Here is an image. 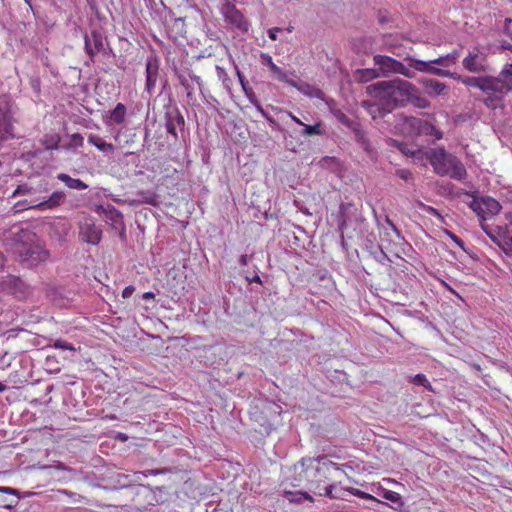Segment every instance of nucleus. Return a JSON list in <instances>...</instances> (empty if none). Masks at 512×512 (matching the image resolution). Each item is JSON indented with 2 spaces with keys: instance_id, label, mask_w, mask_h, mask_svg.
Returning <instances> with one entry per match:
<instances>
[{
  "instance_id": "17",
  "label": "nucleus",
  "mask_w": 512,
  "mask_h": 512,
  "mask_svg": "<svg viewBox=\"0 0 512 512\" xmlns=\"http://www.w3.org/2000/svg\"><path fill=\"white\" fill-rule=\"evenodd\" d=\"M160 62L156 56H150L146 61V83L145 90L149 95H152L156 87L158 75H159Z\"/></svg>"
},
{
  "instance_id": "12",
  "label": "nucleus",
  "mask_w": 512,
  "mask_h": 512,
  "mask_svg": "<svg viewBox=\"0 0 512 512\" xmlns=\"http://www.w3.org/2000/svg\"><path fill=\"white\" fill-rule=\"evenodd\" d=\"M470 208L482 219L494 216L499 213L501 209L500 203L492 197H482L480 199H473L470 203Z\"/></svg>"
},
{
  "instance_id": "22",
  "label": "nucleus",
  "mask_w": 512,
  "mask_h": 512,
  "mask_svg": "<svg viewBox=\"0 0 512 512\" xmlns=\"http://www.w3.org/2000/svg\"><path fill=\"white\" fill-rule=\"evenodd\" d=\"M422 84L425 92L431 97L442 95L447 90L445 83L435 79H425L422 81Z\"/></svg>"
},
{
  "instance_id": "51",
  "label": "nucleus",
  "mask_w": 512,
  "mask_h": 512,
  "mask_svg": "<svg viewBox=\"0 0 512 512\" xmlns=\"http://www.w3.org/2000/svg\"><path fill=\"white\" fill-rule=\"evenodd\" d=\"M396 175L405 181L412 178V173L408 169H398L396 170Z\"/></svg>"
},
{
  "instance_id": "2",
  "label": "nucleus",
  "mask_w": 512,
  "mask_h": 512,
  "mask_svg": "<svg viewBox=\"0 0 512 512\" xmlns=\"http://www.w3.org/2000/svg\"><path fill=\"white\" fill-rule=\"evenodd\" d=\"M350 467L348 464L339 465L327 459L326 456L317 458H303L299 463L301 471L299 475L307 481L309 489L314 493L320 489L322 484L333 478V473H344V468ZM298 469V466H296Z\"/></svg>"
},
{
  "instance_id": "20",
  "label": "nucleus",
  "mask_w": 512,
  "mask_h": 512,
  "mask_svg": "<svg viewBox=\"0 0 512 512\" xmlns=\"http://www.w3.org/2000/svg\"><path fill=\"white\" fill-rule=\"evenodd\" d=\"M179 83L181 86L184 87L186 90L187 96L190 97L194 93V86L193 83H196L199 89L202 88L203 81L200 76H197L191 72H189L187 75L180 74L178 76Z\"/></svg>"
},
{
  "instance_id": "43",
  "label": "nucleus",
  "mask_w": 512,
  "mask_h": 512,
  "mask_svg": "<svg viewBox=\"0 0 512 512\" xmlns=\"http://www.w3.org/2000/svg\"><path fill=\"white\" fill-rule=\"evenodd\" d=\"M288 494L294 496L289 499L291 502H301L303 499L312 500V497L305 492H297L295 495L291 492Z\"/></svg>"
},
{
  "instance_id": "63",
  "label": "nucleus",
  "mask_w": 512,
  "mask_h": 512,
  "mask_svg": "<svg viewBox=\"0 0 512 512\" xmlns=\"http://www.w3.org/2000/svg\"><path fill=\"white\" fill-rule=\"evenodd\" d=\"M289 116L295 123L303 126L304 123L298 117L294 116L292 113H289Z\"/></svg>"
},
{
  "instance_id": "30",
  "label": "nucleus",
  "mask_w": 512,
  "mask_h": 512,
  "mask_svg": "<svg viewBox=\"0 0 512 512\" xmlns=\"http://www.w3.org/2000/svg\"><path fill=\"white\" fill-rule=\"evenodd\" d=\"M126 117V107L122 103H118L110 113V119L116 124H122Z\"/></svg>"
},
{
  "instance_id": "8",
  "label": "nucleus",
  "mask_w": 512,
  "mask_h": 512,
  "mask_svg": "<svg viewBox=\"0 0 512 512\" xmlns=\"http://www.w3.org/2000/svg\"><path fill=\"white\" fill-rule=\"evenodd\" d=\"M364 224L363 216L358 212V209L352 204L340 205V216L338 228L342 235L348 233L349 230H361Z\"/></svg>"
},
{
  "instance_id": "1",
  "label": "nucleus",
  "mask_w": 512,
  "mask_h": 512,
  "mask_svg": "<svg viewBox=\"0 0 512 512\" xmlns=\"http://www.w3.org/2000/svg\"><path fill=\"white\" fill-rule=\"evenodd\" d=\"M415 90L412 83L402 79L378 81L366 87V93L385 105L386 111L410 101Z\"/></svg>"
},
{
  "instance_id": "60",
  "label": "nucleus",
  "mask_w": 512,
  "mask_h": 512,
  "mask_svg": "<svg viewBox=\"0 0 512 512\" xmlns=\"http://www.w3.org/2000/svg\"><path fill=\"white\" fill-rule=\"evenodd\" d=\"M262 59L264 60L265 64L270 67L271 63H274L271 56L262 54Z\"/></svg>"
},
{
  "instance_id": "3",
  "label": "nucleus",
  "mask_w": 512,
  "mask_h": 512,
  "mask_svg": "<svg viewBox=\"0 0 512 512\" xmlns=\"http://www.w3.org/2000/svg\"><path fill=\"white\" fill-rule=\"evenodd\" d=\"M415 160L425 157L434 169V172L440 176H449L455 180H463L467 176V171L461 160L450 153H447L444 147L431 148L427 151L412 152Z\"/></svg>"
},
{
  "instance_id": "26",
  "label": "nucleus",
  "mask_w": 512,
  "mask_h": 512,
  "mask_svg": "<svg viewBox=\"0 0 512 512\" xmlns=\"http://www.w3.org/2000/svg\"><path fill=\"white\" fill-rule=\"evenodd\" d=\"M302 94L310 97V98H318V99H324V93L321 89L310 85L308 83H303L301 85H298L296 83L295 86Z\"/></svg>"
},
{
  "instance_id": "55",
  "label": "nucleus",
  "mask_w": 512,
  "mask_h": 512,
  "mask_svg": "<svg viewBox=\"0 0 512 512\" xmlns=\"http://www.w3.org/2000/svg\"><path fill=\"white\" fill-rule=\"evenodd\" d=\"M281 31V28H278V27H274V28H271L269 31H268V36L270 39L272 40H276L277 39V34Z\"/></svg>"
},
{
  "instance_id": "62",
  "label": "nucleus",
  "mask_w": 512,
  "mask_h": 512,
  "mask_svg": "<svg viewBox=\"0 0 512 512\" xmlns=\"http://www.w3.org/2000/svg\"><path fill=\"white\" fill-rule=\"evenodd\" d=\"M155 297L153 292H145L142 296L144 300L153 299Z\"/></svg>"
},
{
  "instance_id": "57",
  "label": "nucleus",
  "mask_w": 512,
  "mask_h": 512,
  "mask_svg": "<svg viewBox=\"0 0 512 512\" xmlns=\"http://www.w3.org/2000/svg\"><path fill=\"white\" fill-rule=\"evenodd\" d=\"M44 468H55V469L63 470V471H72V469L67 468L63 463H60V462H58L54 466H45Z\"/></svg>"
},
{
  "instance_id": "47",
  "label": "nucleus",
  "mask_w": 512,
  "mask_h": 512,
  "mask_svg": "<svg viewBox=\"0 0 512 512\" xmlns=\"http://www.w3.org/2000/svg\"><path fill=\"white\" fill-rule=\"evenodd\" d=\"M335 488V485L334 484H330L326 487L323 488V491L324 492H321V488L320 489H317L319 495H325L329 498H335L336 496L333 494V489Z\"/></svg>"
},
{
  "instance_id": "33",
  "label": "nucleus",
  "mask_w": 512,
  "mask_h": 512,
  "mask_svg": "<svg viewBox=\"0 0 512 512\" xmlns=\"http://www.w3.org/2000/svg\"><path fill=\"white\" fill-rule=\"evenodd\" d=\"M338 122H340L342 125L351 128L355 122L350 119L343 111H341L339 108H333V114H332Z\"/></svg>"
},
{
  "instance_id": "37",
  "label": "nucleus",
  "mask_w": 512,
  "mask_h": 512,
  "mask_svg": "<svg viewBox=\"0 0 512 512\" xmlns=\"http://www.w3.org/2000/svg\"><path fill=\"white\" fill-rule=\"evenodd\" d=\"M347 491L352 494L353 496H357L361 499H365V500H372V501H378L374 496H372L371 494L369 493H366L364 491H361L357 488H353V487H350V488H347Z\"/></svg>"
},
{
  "instance_id": "49",
  "label": "nucleus",
  "mask_w": 512,
  "mask_h": 512,
  "mask_svg": "<svg viewBox=\"0 0 512 512\" xmlns=\"http://www.w3.org/2000/svg\"><path fill=\"white\" fill-rule=\"evenodd\" d=\"M168 472V469H148V470H145L143 472H141V474H143L144 476H156V475H160V474H165Z\"/></svg>"
},
{
  "instance_id": "19",
  "label": "nucleus",
  "mask_w": 512,
  "mask_h": 512,
  "mask_svg": "<svg viewBox=\"0 0 512 512\" xmlns=\"http://www.w3.org/2000/svg\"><path fill=\"white\" fill-rule=\"evenodd\" d=\"M408 123L419 135L433 136L437 140L443 137V133L427 120L411 117L408 119Z\"/></svg>"
},
{
  "instance_id": "4",
  "label": "nucleus",
  "mask_w": 512,
  "mask_h": 512,
  "mask_svg": "<svg viewBox=\"0 0 512 512\" xmlns=\"http://www.w3.org/2000/svg\"><path fill=\"white\" fill-rule=\"evenodd\" d=\"M459 56V51L454 50L451 53H448L444 56H440L429 61L419 60L410 56L405 57L404 61L407 62L410 67H413V69L418 72L440 76V74L435 71H448L447 69H444V67H450L455 65L459 59Z\"/></svg>"
},
{
  "instance_id": "39",
  "label": "nucleus",
  "mask_w": 512,
  "mask_h": 512,
  "mask_svg": "<svg viewBox=\"0 0 512 512\" xmlns=\"http://www.w3.org/2000/svg\"><path fill=\"white\" fill-rule=\"evenodd\" d=\"M52 347H54L56 349H63V350H70V351L75 350V348L72 344H70L62 339L55 340L54 343L52 344Z\"/></svg>"
},
{
  "instance_id": "50",
  "label": "nucleus",
  "mask_w": 512,
  "mask_h": 512,
  "mask_svg": "<svg viewBox=\"0 0 512 512\" xmlns=\"http://www.w3.org/2000/svg\"><path fill=\"white\" fill-rule=\"evenodd\" d=\"M385 221L388 224V226L392 229V231L395 233L396 237L398 239L403 240L404 237L402 236L401 231L395 226V224L392 222V220L389 217H386Z\"/></svg>"
},
{
  "instance_id": "45",
  "label": "nucleus",
  "mask_w": 512,
  "mask_h": 512,
  "mask_svg": "<svg viewBox=\"0 0 512 512\" xmlns=\"http://www.w3.org/2000/svg\"><path fill=\"white\" fill-rule=\"evenodd\" d=\"M251 104H253L256 108V110L266 119L270 120V117L268 115V113L263 109L262 105L260 104V102L258 101L257 97L255 96L254 97V100L253 101H250Z\"/></svg>"
},
{
  "instance_id": "24",
  "label": "nucleus",
  "mask_w": 512,
  "mask_h": 512,
  "mask_svg": "<svg viewBox=\"0 0 512 512\" xmlns=\"http://www.w3.org/2000/svg\"><path fill=\"white\" fill-rule=\"evenodd\" d=\"M57 179L63 182L68 188L74 190H86L88 185L80 179L72 178L68 174L60 173L57 175Z\"/></svg>"
},
{
  "instance_id": "46",
  "label": "nucleus",
  "mask_w": 512,
  "mask_h": 512,
  "mask_svg": "<svg viewBox=\"0 0 512 512\" xmlns=\"http://www.w3.org/2000/svg\"><path fill=\"white\" fill-rule=\"evenodd\" d=\"M511 24H512V18L510 17H507L504 21V27H503V33L509 37L510 39H512V27H511Z\"/></svg>"
},
{
  "instance_id": "35",
  "label": "nucleus",
  "mask_w": 512,
  "mask_h": 512,
  "mask_svg": "<svg viewBox=\"0 0 512 512\" xmlns=\"http://www.w3.org/2000/svg\"><path fill=\"white\" fill-rule=\"evenodd\" d=\"M410 381L415 385L423 386L427 390L432 391V386L424 374H416L410 377Z\"/></svg>"
},
{
  "instance_id": "61",
  "label": "nucleus",
  "mask_w": 512,
  "mask_h": 512,
  "mask_svg": "<svg viewBox=\"0 0 512 512\" xmlns=\"http://www.w3.org/2000/svg\"><path fill=\"white\" fill-rule=\"evenodd\" d=\"M246 279H247L249 282H257V283H259V284H261V283H262L261 278H260V276H258V275H255V276H253V277H251V278H250V277H246Z\"/></svg>"
},
{
  "instance_id": "9",
  "label": "nucleus",
  "mask_w": 512,
  "mask_h": 512,
  "mask_svg": "<svg viewBox=\"0 0 512 512\" xmlns=\"http://www.w3.org/2000/svg\"><path fill=\"white\" fill-rule=\"evenodd\" d=\"M16 252L19 256L20 262L29 268L45 261L48 257V252L37 243H24L18 245Z\"/></svg>"
},
{
  "instance_id": "15",
  "label": "nucleus",
  "mask_w": 512,
  "mask_h": 512,
  "mask_svg": "<svg viewBox=\"0 0 512 512\" xmlns=\"http://www.w3.org/2000/svg\"><path fill=\"white\" fill-rule=\"evenodd\" d=\"M464 69L471 73H481L486 71V56L477 49L469 51L468 55L462 60Z\"/></svg>"
},
{
  "instance_id": "53",
  "label": "nucleus",
  "mask_w": 512,
  "mask_h": 512,
  "mask_svg": "<svg viewBox=\"0 0 512 512\" xmlns=\"http://www.w3.org/2000/svg\"><path fill=\"white\" fill-rule=\"evenodd\" d=\"M0 493L9 494V495H17L18 490L11 487H0Z\"/></svg>"
},
{
  "instance_id": "31",
  "label": "nucleus",
  "mask_w": 512,
  "mask_h": 512,
  "mask_svg": "<svg viewBox=\"0 0 512 512\" xmlns=\"http://www.w3.org/2000/svg\"><path fill=\"white\" fill-rule=\"evenodd\" d=\"M138 199L136 200L139 204H149L152 206L157 205V195L151 190L140 191L137 194Z\"/></svg>"
},
{
  "instance_id": "54",
  "label": "nucleus",
  "mask_w": 512,
  "mask_h": 512,
  "mask_svg": "<svg viewBox=\"0 0 512 512\" xmlns=\"http://www.w3.org/2000/svg\"><path fill=\"white\" fill-rule=\"evenodd\" d=\"M323 100L326 102L330 113L333 114V108H337L335 100L332 98H325V97Z\"/></svg>"
},
{
  "instance_id": "14",
  "label": "nucleus",
  "mask_w": 512,
  "mask_h": 512,
  "mask_svg": "<svg viewBox=\"0 0 512 512\" xmlns=\"http://www.w3.org/2000/svg\"><path fill=\"white\" fill-rule=\"evenodd\" d=\"M165 127L167 132L175 139L178 138L177 129L181 131L185 126V119L178 107H167L165 111Z\"/></svg>"
},
{
  "instance_id": "27",
  "label": "nucleus",
  "mask_w": 512,
  "mask_h": 512,
  "mask_svg": "<svg viewBox=\"0 0 512 512\" xmlns=\"http://www.w3.org/2000/svg\"><path fill=\"white\" fill-rule=\"evenodd\" d=\"M351 129L354 132L356 141L361 144V146L364 148L365 151L370 152L371 151L370 143L367 139L366 133L361 129L360 125L355 122V124L351 127Z\"/></svg>"
},
{
  "instance_id": "44",
  "label": "nucleus",
  "mask_w": 512,
  "mask_h": 512,
  "mask_svg": "<svg viewBox=\"0 0 512 512\" xmlns=\"http://www.w3.org/2000/svg\"><path fill=\"white\" fill-rule=\"evenodd\" d=\"M109 219L115 224L122 223V214L115 208H112L109 211Z\"/></svg>"
},
{
  "instance_id": "42",
  "label": "nucleus",
  "mask_w": 512,
  "mask_h": 512,
  "mask_svg": "<svg viewBox=\"0 0 512 512\" xmlns=\"http://www.w3.org/2000/svg\"><path fill=\"white\" fill-rule=\"evenodd\" d=\"M84 143V138L79 133H74L70 136V145L73 147H82Z\"/></svg>"
},
{
  "instance_id": "25",
  "label": "nucleus",
  "mask_w": 512,
  "mask_h": 512,
  "mask_svg": "<svg viewBox=\"0 0 512 512\" xmlns=\"http://www.w3.org/2000/svg\"><path fill=\"white\" fill-rule=\"evenodd\" d=\"M231 62L234 66L236 75L238 77L239 83L241 85V88H242L245 96L248 98L249 101H253L254 97L256 96L254 91L252 90L251 87H249L248 82L245 79V76L241 73V71L239 70L238 66L235 64L233 59H231Z\"/></svg>"
},
{
  "instance_id": "18",
  "label": "nucleus",
  "mask_w": 512,
  "mask_h": 512,
  "mask_svg": "<svg viewBox=\"0 0 512 512\" xmlns=\"http://www.w3.org/2000/svg\"><path fill=\"white\" fill-rule=\"evenodd\" d=\"M79 235L82 241L97 245L101 241L102 230L92 221H84L80 225Z\"/></svg>"
},
{
  "instance_id": "10",
  "label": "nucleus",
  "mask_w": 512,
  "mask_h": 512,
  "mask_svg": "<svg viewBox=\"0 0 512 512\" xmlns=\"http://www.w3.org/2000/svg\"><path fill=\"white\" fill-rule=\"evenodd\" d=\"M14 114L8 100L0 101V144L14 138Z\"/></svg>"
},
{
  "instance_id": "52",
  "label": "nucleus",
  "mask_w": 512,
  "mask_h": 512,
  "mask_svg": "<svg viewBox=\"0 0 512 512\" xmlns=\"http://www.w3.org/2000/svg\"><path fill=\"white\" fill-rule=\"evenodd\" d=\"M135 291V287L132 286V285H129L127 287H125L122 291V297L123 298H130L132 296V294L134 293Z\"/></svg>"
},
{
  "instance_id": "16",
  "label": "nucleus",
  "mask_w": 512,
  "mask_h": 512,
  "mask_svg": "<svg viewBox=\"0 0 512 512\" xmlns=\"http://www.w3.org/2000/svg\"><path fill=\"white\" fill-rule=\"evenodd\" d=\"M26 288L25 283L14 275H7L0 280V291L17 297L24 296Z\"/></svg>"
},
{
  "instance_id": "34",
  "label": "nucleus",
  "mask_w": 512,
  "mask_h": 512,
  "mask_svg": "<svg viewBox=\"0 0 512 512\" xmlns=\"http://www.w3.org/2000/svg\"><path fill=\"white\" fill-rule=\"evenodd\" d=\"M34 191H35V189L28 183H21L13 191V193L11 194L10 197L14 198L16 196L29 195V194H32Z\"/></svg>"
},
{
  "instance_id": "11",
  "label": "nucleus",
  "mask_w": 512,
  "mask_h": 512,
  "mask_svg": "<svg viewBox=\"0 0 512 512\" xmlns=\"http://www.w3.org/2000/svg\"><path fill=\"white\" fill-rule=\"evenodd\" d=\"M66 199L64 191H54L48 199L43 200L36 204L27 205V201H19L13 206L15 213H18L25 209H36V210H51L60 206Z\"/></svg>"
},
{
  "instance_id": "29",
  "label": "nucleus",
  "mask_w": 512,
  "mask_h": 512,
  "mask_svg": "<svg viewBox=\"0 0 512 512\" xmlns=\"http://www.w3.org/2000/svg\"><path fill=\"white\" fill-rule=\"evenodd\" d=\"M358 80L360 82H369L377 77H379L380 73L378 68H367V69H358L356 71Z\"/></svg>"
},
{
  "instance_id": "38",
  "label": "nucleus",
  "mask_w": 512,
  "mask_h": 512,
  "mask_svg": "<svg viewBox=\"0 0 512 512\" xmlns=\"http://www.w3.org/2000/svg\"><path fill=\"white\" fill-rule=\"evenodd\" d=\"M279 81L286 82L291 86H296V82L293 80H289L287 78L286 72H284L280 67L273 73Z\"/></svg>"
},
{
  "instance_id": "21",
  "label": "nucleus",
  "mask_w": 512,
  "mask_h": 512,
  "mask_svg": "<svg viewBox=\"0 0 512 512\" xmlns=\"http://www.w3.org/2000/svg\"><path fill=\"white\" fill-rule=\"evenodd\" d=\"M362 107L368 112L369 115L373 119L382 118L384 115L390 113L391 111H386L385 105H383L379 100L373 98V100H366L362 102Z\"/></svg>"
},
{
  "instance_id": "13",
  "label": "nucleus",
  "mask_w": 512,
  "mask_h": 512,
  "mask_svg": "<svg viewBox=\"0 0 512 512\" xmlns=\"http://www.w3.org/2000/svg\"><path fill=\"white\" fill-rule=\"evenodd\" d=\"M85 51L93 61L97 53L106 54L107 39L100 32L93 30L89 35L84 37Z\"/></svg>"
},
{
  "instance_id": "32",
  "label": "nucleus",
  "mask_w": 512,
  "mask_h": 512,
  "mask_svg": "<svg viewBox=\"0 0 512 512\" xmlns=\"http://www.w3.org/2000/svg\"><path fill=\"white\" fill-rule=\"evenodd\" d=\"M215 69H216L217 77H218L219 81L222 82L223 87L226 90L230 91L231 88H232V85H233V81L228 76V73H227L226 69L224 67H222V66H219V65H216Z\"/></svg>"
},
{
  "instance_id": "48",
  "label": "nucleus",
  "mask_w": 512,
  "mask_h": 512,
  "mask_svg": "<svg viewBox=\"0 0 512 512\" xmlns=\"http://www.w3.org/2000/svg\"><path fill=\"white\" fill-rule=\"evenodd\" d=\"M421 206H422L423 210L425 212H427L428 214H430L434 217H437L438 219H442L440 212L436 208H434L432 206L425 205V204H421Z\"/></svg>"
},
{
  "instance_id": "7",
  "label": "nucleus",
  "mask_w": 512,
  "mask_h": 512,
  "mask_svg": "<svg viewBox=\"0 0 512 512\" xmlns=\"http://www.w3.org/2000/svg\"><path fill=\"white\" fill-rule=\"evenodd\" d=\"M373 61L379 73L381 72L383 76L390 74H401L407 78H413L415 76L416 70L410 67L407 62L404 64L390 56L381 54L375 55Z\"/></svg>"
},
{
  "instance_id": "56",
  "label": "nucleus",
  "mask_w": 512,
  "mask_h": 512,
  "mask_svg": "<svg viewBox=\"0 0 512 512\" xmlns=\"http://www.w3.org/2000/svg\"><path fill=\"white\" fill-rule=\"evenodd\" d=\"M450 238L462 249H464V242L456 235L449 233Z\"/></svg>"
},
{
  "instance_id": "58",
  "label": "nucleus",
  "mask_w": 512,
  "mask_h": 512,
  "mask_svg": "<svg viewBox=\"0 0 512 512\" xmlns=\"http://www.w3.org/2000/svg\"><path fill=\"white\" fill-rule=\"evenodd\" d=\"M250 256L247 254H244L240 257L239 262L242 266H246L249 262Z\"/></svg>"
},
{
  "instance_id": "64",
  "label": "nucleus",
  "mask_w": 512,
  "mask_h": 512,
  "mask_svg": "<svg viewBox=\"0 0 512 512\" xmlns=\"http://www.w3.org/2000/svg\"><path fill=\"white\" fill-rule=\"evenodd\" d=\"M501 48L503 50H510V51H512V44H510L508 42H503L502 45H501Z\"/></svg>"
},
{
  "instance_id": "28",
  "label": "nucleus",
  "mask_w": 512,
  "mask_h": 512,
  "mask_svg": "<svg viewBox=\"0 0 512 512\" xmlns=\"http://www.w3.org/2000/svg\"><path fill=\"white\" fill-rule=\"evenodd\" d=\"M88 142L105 153L112 152L114 150V146L111 143L105 142L102 138L94 134H90L88 136Z\"/></svg>"
},
{
  "instance_id": "40",
  "label": "nucleus",
  "mask_w": 512,
  "mask_h": 512,
  "mask_svg": "<svg viewBox=\"0 0 512 512\" xmlns=\"http://www.w3.org/2000/svg\"><path fill=\"white\" fill-rule=\"evenodd\" d=\"M382 496L385 499H387V500H389L391 502H394V503H397V502H399L401 500V496L398 493H396L394 491H390V490L383 489Z\"/></svg>"
},
{
  "instance_id": "41",
  "label": "nucleus",
  "mask_w": 512,
  "mask_h": 512,
  "mask_svg": "<svg viewBox=\"0 0 512 512\" xmlns=\"http://www.w3.org/2000/svg\"><path fill=\"white\" fill-rule=\"evenodd\" d=\"M412 103L414 106L418 108H428L430 106V102L424 97H411Z\"/></svg>"
},
{
  "instance_id": "5",
  "label": "nucleus",
  "mask_w": 512,
  "mask_h": 512,
  "mask_svg": "<svg viewBox=\"0 0 512 512\" xmlns=\"http://www.w3.org/2000/svg\"><path fill=\"white\" fill-rule=\"evenodd\" d=\"M497 90L493 91V96L483 97L482 101L489 109H497L502 106V102L508 92H512V64H506L497 77Z\"/></svg>"
},
{
  "instance_id": "6",
  "label": "nucleus",
  "mask_w": 512,
  "mask_h": 512,
  "mask_svg": "<svg viewBox=\"0 0 512 512\" xmlns=\"http://www.w3.org/2000/svg\"><path fill=\"white\" fill-rule=\"evenodd\" d=\"M440 74V77H449L456 81L461 82L467 87H474L480 89L484 97L493 96V91L497 90V82L494 80V76H462L458 73L451 71H436Z\"/></svg>"
},
{
  "instance_id": "36",
  "label": "nucleus",
  "mask_w": 512,
  "mask_h": 512,
  "mask_svg": "<svg viewBox=\"0 0 512 512\" xmlns=\"http://www.w3.org/2000/svg\"><path fill=\"white\" fill-rule=\"evenodd\" d=\"M322 130L320 128V124L317 123L315 125H306L303 124L302 135L311 136V135H322Z\"/></svg>"
},
{
  "instance_id": "59",
  "label": "nucleus",
  "mask_w": 512,
  "mask_h": 512,
  "mask_svg": "<svg viewBox=\"0 0 512 512\" xmlns=\"http://www.w3.org/2000/svg\"><path fill=\"white\" fill-rule=\"evenodd\" d=\"M6 258L4 256V254L2 252H0V272L4 270L5 266H6Z\"/></svg>"
},
{
  "instance_id": "23",
  "label": "nucleus",
  "mask_w": 512,
  "mask_h": 512,
  "mask_svg": "<svg viewBox=\"0 0 512 512\" xmlns=\"http://www.w3.org/2000/svg\"><path fill=\"white\" fill-rule=\"evenodd\" d=\"M226 19L241 29H246V22L243 15L234 7L227 6L224 12Z\"/></svg>"
}]
</instances>
